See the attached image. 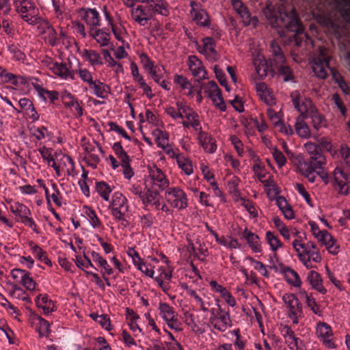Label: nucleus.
Listing matches in <instances>:
<instances>
[{
  "label": "nucleus",
  "instance_id": "obj_1",
  "mask_svg": "<svg viewBox=\"0 0 350 350\" xmlns=\"http://www.w3.org/2000/svg\"><path fill=\"white\" fill-rule=\"evenodd\" d=\"M263 14L273 28H284L293 32V42L297 46L311 42L310 38L304 32L298 14L295 8L286 5L285 0L268 1L262 10Z\"/></svg>",
  "mask_w": 350,
  "mask_h": 350
},
{
  "label": "nucleus",
  "instance_id": "obj_2",
  "mask_svg": "<svg viewBox=\"0 0 350 350\" xmlns=\"http://www.w3.org/2000/svg\"><path fill=\"white\" fill-rule=\"evenodd\" d=\"M269 51L271 54L270 59L271 66L278 71L284 81H291L294 78L292 69L286 64V57L280 46L274 40L270 44Z\"/></svg>",
  "mask_w": 350,
  "mask_h": 350
},
{
  "label": "nucleus",
  "instance_id": "obj_3",
  "mask_svg": "<svg viewBox=\"0 0 350 350\" xmlns=\"http://www.w3.org/2000/svg\"><path fill=\"white\" fill-rule=\"evenodd\" d=\"M330 56L323 49H319V54L314 57L312 62V70L315 75L325 79L328 76V71L332 75L333 79L336 83L343 79L342 75L334 68L329 66Z\"/></svg>",
  "mask_w": 350,
  "mask_h": 350
},
{
  "label": "nucleus",
  "instance_id": "obj_4",
  "mask_svg": "<svg viewBox=\"0 0 350 350\" xmlns=\"http://www.w3.org/2000/svg\"><path fill=\"white\" fill-rule=\"evenodd\" d=\"M14 6L23 20L29 25H35L41 21L39 9L31 0H14Z\"/></svg>",
  "mask_w": 350,
  "mask_h": 350
},
{
  "label": "nucleus",
  "instance_id": "obj_5",
  "mask_svg": "<svg viewBox=\"0 0 350 350\" xmlns=\"http://www.w3.org/2000/svg\"><path fill=\"white\" fill-rule=\"evenodd\" d=\"M158 14L161 15L159 8L149 5H139L131 10V18L141 26H145L148 22Z\"/></svg>",
  "mask_w": 350,
  "mask_h": 350
},
{
  "label": "nucleus",
  "instance_id": "obj_6",
  "mask_svg": "<svg viewBox=\"0 0 350 350\" xmlns=\"http://www.w3.org/2000/svg\"><path fill=\"white\" fill-rule=\"evenodd\" d=\"M312 16L319 22L327 21L332 27L335 24L332 21L329 14V2L328 0H306Z\"/></svg>",
  "mask_w": 350,
  "mask_h": 350
},
{
  "label": "nucleus",
  "instance_id": "obj_7",
  "mask_svg": "<svg viewBox=\"0 0 350 350\" xmlns=\"http://www.w3.org/2000/svg\"><path fill=\"white\" fill-rule=\"evenodd\" d=\"M165 199L174 208L185 209L188 205L185 192L179 187H170L165 191Z\"/></svg>",
  "mask_w": 350,
  "mask_h": 350
},
{
  "label": "nucleus",
  "instance_id": "obj_8",
  "mask_svg": "<svg viewBox=\"0 0 350 350\" xmlns=\"http://www.w3.org/2000/svg\"><path fill=\"white\" fill-rule=\"evenodd\" d=\"M113 217L126 215L129 210L128 200L120 192H115L112 196V200L109 204Z\"/></svg>",
  "mask_w": 350,
  "mask_h": 350
},
{
  "label": "nucleus",
  "instance_id": "obj_9",
  "mask_svg": "<svg viewBox=\"0 0 350 350\" xmlns=\"http://www.w3.org/2000/svg\"><path fill=\"white\" fill-rule=\"evenodd\" d=\"M306 150L308 152L309 156L308 157L298 155L297 157V163H299L300 159H302L304 161L310 163H317V165H325L326 159L325 156L319 151V147L314 143H306L305 144Z\"/></svg>",
  "mask_w": 350,
  "mask_h": 350
},
{
  "label": "nucleus",
  "instance_id": "obj_10",
  "mask_svg": "<svg viewBox=\"0 0 350 350\" xmlns=\"http://www.w3.org/2000/svg\"><path fill=\"white\" fill-rule=\"evenodd\" d=\"M232 5L235 12L241 18L245 26L252 25L256 27L258 20L256 16H252L247 7L241 0H232Z\"/></svg>",
  "mask_w": 350,
  "mask_h": 350
},
{
  "label": "nucleus",
  "instance_id": "obj_11",
  "mask_svg": "<svg viewBox=\"0 0 350 350\" xmlns=\"http://www.w3.org/2000/svg\"><path fill=\"white\" fill-rule=\"evenodd\" d=\"M60 98L66 108L70 109L77 118L81 117L83 114V109L81 103L77 100L75 96L67 90H64L60 94Z\"/></svg>",
  "mask_w": 350,
  "mask_h": 350
},
{
  "label": "nucleus",
  "instance_id": "obj_12",
  "mask_svg": "<svg viewBox=\"0 0 350 350\" xmlns=\"http://www.w3.org/2000/svg\"><path fill=\"white\" fill-rule=\"evenodd\" d=\"M150 176L152 180L153 189L159 191H166L170 187V180L164 172L156 165L149 170Z\"/></svg>",
  "mask_w": 350,
  "mask_h": 350
},
{
  "label": "nucleus",
  "instance_id": "obj_13",
  "mask_svg": "<svg viewBox=\"0 0 350 350\" xmlns=\"http://www.w3.org/2000/svg\"><path fill=\"white\" fill-rule=\"evenodd\" d=\"M204 92L208 94V96L211 98L216 107L221 111H225L226 106L222 98L221 91L217 84L213 81H209L204 84Z\"/></svg>",
  "mask_w": 350,
  "mask_h": 350
},
{
  "label": "nucleus",
  "instance_id": "obj_14",
  "mask_svg": "<svg viewBox=\"0 0 350 350\" xmlns=\"http://www.w3.org/2000/svg\"><path fill=\"white\" fill-rule=\"evenodd\" d=\"M299 163H297V168L300 174L306 178L311 183L316 181V175L317 174L318 170H321L324 165H317V163H310L304 161L300 159Z\"/></svg>",
  "mask_w": 350,
  "mask_h": 350
},
{
  "label": "nucleus",
  "instance_id": "obj_15",
  "mask_svg": "<svg viewBox=\"0 0 350 350\" xmlns=\"http://www.w3.org/2000/svg\"><path fill=\"white\" fill-rule=\"evenodd\" d=\"M198 139L200 144L207 152L212 154L216 151L217 148L216 141L211 134L200 131L198 134Z\"/></svg>",
  "mask_w": 350,
  "mask_h": 350
},
{
  "label": "nucleus",
  "instance_id": "obj_16",
  "mask_svg": "<svg viewBox=\"0 0 350 350\" xmlns=\"http://www.w3.org/2000/svg\"><path fill=\"white\" fill-rule=\"evenodd\" d=\"M280 273L284 275L286 282L295 287H300L301 280L299 274L289 267L285 266L283 263H279Z\"/></svg>",
  "mask_w": 350,
  "mask_h": 350
},
{
  "label": "nucleus",
  "instance_id": "obj_17",
  "mask_svg": "<svg viewBox=\"0 0 350 350\" xmlns=\"http://www.w3.org/2000/svg\"><path fill=\"white\" fill-rule=\"evenodd\" d=\"M189 67L193 75L200 80L206 78V70L202 65V62L196 56H190Z\"/></svg>",
  "mask_w": 350,
  "mask_h": 350
},
{
  "label": "nucleus",
  "instance_id": "obj_18",
  "mask_svg": "<svg viewBox=\"0 0 350 350\" xmlns=\"http://www.w3.org/2000/svg\"><path fill=\"white\" fill-rule=\"evenodd\" d=\"M292 101L295 108L301 113L303 118L308 117L312 108H316L310 100L305 99L301 101L299 94L293 97Z\"/></svg>",
  "mask_w": 350,
  "mask_h": 350
},
{
  "label": "nucleus",
  "instance_id": "obj_19",
  "mask_svg": "<svg viewBox=\"0 0 350 350\" xmlns=\"http://www.w3.org/2000/svg\"><path fill=\"white\" fill-rule=\"evenodd\" d=\"M90 35L96 40L100 46H110L111 49L113 48V46L110 42L111 36L107 29L103 28L96 30L92 29L90 31Z\"/></svg>",
  "mask_w": 350,
  "mask_h": 350
},
{
  "label": "nucleus",
  "instance_id": "obj_20",
  "mask_svg": "<svg viewBox=\"0 0 350 350\" xmlns=\"http://www.w3.org/2000/svg\"><path fill=\"white\" fill-rule=\"evenodd\" d=\"M49 69L62 79H67L71 73L67 64L64 62L51 61L48 65Z\"/></svg>",
  "mask_w": 350,
  "mask_h": 350
},
{
  "label": "nucleus",
  "instance_id": "obj_21",
  "mask_svg": "<svg viewBox=\"0 0 350 350\" xmlns=\"http://www.w3.org/2000/svg\"><path fill=\"white\" fill-rule=\"evenodd\" d=\"M131 74L134 79L138 82L140 87L143 89L144 94L148 98L153 97L151 88L146 84L142 76L139 75L138 67L135 62L131 64Z\"/></svg>",
  "mask_w": 350,
  "mask_h": 350
},
{
  "label": "nucleus",
  "instance_id": "obj_22",
  "mask_svg": "<svg viewBox=\"0 0 350 350\" xmlns=\"http://www.w3.org/2000/svg\"><path fill=\"white\" fill-rule=\"evenodd\" d=\"M242 237L246 239L249 246L254 252H260V244L259 237L245 228L242 232Z\"/></svg>",
  "mask_w": 350,
  "mask_h": 350
},
{
  "label": "nucleus",
  "instance_id": "obj_23",
  "mask_svg": "<svg viewBox=\"0 0 350 350\" xmlns=\"http://www.w3.org/2000/svg\"><path fill=\"white\" fill-rule=\"evenodd\" d=\"M94 90V94L99 98H106L110 93V87L99 80L94 81L90 86Z\"/></svg>",
  "mask_w": 350,
  "mask_h": 350
},
{
  "label": "nucleus",
  "instance_id": "obj_24",
  "mask_svg": "<svg viewBox=\"0 0 350 350\" xmlns=\"http://www.w3.org/2000/svg\"><path fill=\"white\" fill-rule=\"evenodd\" d=\"M282 300L286 304H287L288 308H289L291 317L292 314L293 316H295L296 312L301 310V306H300V303L294 294L284 295Z\"/></svg>",
  "mask_w": 350,
  "mask_h": 350
},
{
  "label": "nucleus",
  "instance_id": "obj_25",
  "mask_svg": "<svg viewBox=\"0 0 350 350\" xmlns=\"http://www.w3.org/2000/svg\"><path fill=\"white\" fill-rule=\"evenodd\" d=\"M340 175L344 179L347 180V174L340 168L336 167L333 173L332 185L336 188L338 189V193L340 194L347 195V191H344L343 189L346 186V183L342 180H340L338 175Z\"/></svg>",
  "mask_w": 350,
  "mask_h": 350
},
{
  "label": "nucleus",
  "instance_id": "obj_26",
  "mask_svg": "<svg viewBox=\"0 0 350 350\" xmlns=\"http://www.w3.org/2000/svg\"><path fill=\"white\" fill-rule=\"evenodd\" d=\"M192 20L198 25L203 27H211V19L205 10L202 9L191 15Z\"/></svg>",
  "mask_w": 350,
  "mask_h": 350
},
{
  "label": "nucleus",
  "instance_id": "obj_27",
  "mask_svg": "<svg viewBox=\"0 0 350 350\" xmlns=\"http://www.w3.org/2000/svg\"><path fill=\"white\" fill-rule=\"evenodd\" d=\"M83 19L85 23L92 27L100 25V17L98 12L96 9L88 8L85 10Z\"/></svg>",
  "mask_w": 350,
  "mask_h": 350
},
{
  "label": "nucleus",
  "instance_id": "obj_28",
  "mask_svg": "<svg viewBox=\"0 0 350 350\" xmlns=\"http://www.w3.org/2000/svg\"><path fill=\"white\" fill-rule=\"evenodd\" d=\"M138 2L146 3L154 8H159L162 16H167L170 14L169 5L165 0H136Z\"/></svg>",
  "mask_w": 350,
  "mask_h": 350
},
{
  "label": "nucleus",
  "instance_id": "obj_29",
  "mask_svg": "<svg viewBox=\"0 0 350 350\" xmlns=\"http://www.w3.org/2000/svg\"><path fill=\"white\" fill-rule=\"evenodd\" d=\"M336 9L342 18L350 23V1L349 0H334Z\"/></svg>",
  "mask_w": 350,
  "mask_h": 350
},
{
  "label": "nucleus",
  "instance_id": "obj_30",
  "mask_svg": "<svg viewBox=\"0 0 350 350\" xmlns=\"http://www.w3.org/2000/svg\"><path fill=\"white\" fill-rule=\"evenodd\" d=\"M174 81L180 87L182 91L188 90L187 92H185L187 96L190 97L193 96V87L185 77L183 75H176L174 76Z\"/></svg>",
  "mask_w": 350,
  "mask_h": 350
},
{
  "label": "nucleus",
  "instance_id": "obj_31",
  "mask_svg": "<svg viewBox=\"0 0 350 350\" xmlns=\"http://www.w3.org/2000/svg\"><path fill=\"white\" fill-rule=\"evenodd\" d=\"M82 57L88 60L92 66H100L103 64L100 55L94 50L84 49Z\"/></svg>",
  "mask_w": 350,
  "mask_h": 350
},
{
  "label": "nucleus",
  "instance_id": "obj_32",
  "mask_svg": "<svg viewBox=\"0 0 350 350\" xmlns=\"http://www.w3.org/2000/svg\"><path fill=\"white\" fill-rule=\"evenodd\" d=\"M29 245L30 247L31 250L32 251V253L36 256L38 260L43 262L47 265H52V262L51 260L48 258V256L45 251H44L38 245L35 244L33 241L29 242Z\"/></svg>",
  "mask_w": 350,
  "mask_h": 350
},
{
  "label": "nucleus",
  "instance_id": "obj_33",
  "mask_svg": "<svg viewBox=\"0 0 350 350\" xmlns=\"http://www.w3.org/2000/svg\"><path fill=\"white\" fill-rule=\"evenodd\" d=\"M309 225L311 228L312 234L321 243L322 241H325L326 239H332V234L328 231L324 230H321L319 226L314 221H310Z\"/></svg>",
  "mask_w": 350,
  "mask_h": 350
},
{
  "label": "nucleus",
  "instance_id": "obj_34",
  "mask_svg": "<svg viewBox=\"0 0 350 350\" xmlns=\"http://www.w3.org/2000/svg\"><path fill=\"white\" fill-rule=\"evenodd\" d=\"M92 260L97 262L102 267L107 275H111L113 273V269L108 264L107 261L104 259L98 253L92 251L90 252Z\"/></svg>",
  "mask_w": 350,
  "mask_h": 350
},
{
  "label": "nucleus",
  "instance_id": "obj_35",
  "mask_svg": "<svg viewBox=\"0 0 350 350\" xmlns=\"http://www.w3.org/2000/svg\"><path fill=\"white\" fill-rule=\"evenodd\" d=\"M159 309L161 317L165 321L172 320V318L177 316L174 308L167 303H160Z\"/></svg>",
  "mask_w": 350,
  "mask_h": 350
},
{
  "label": "nucleus",
  "instance_id": "obj_36",
  "mask_svg": "<svg viewBox=\"0 0 350 350\" xmlns=\"http://www.w3.org/2000/svg\"><path fill=\"white\" fill-rule=\"evenodd\" d=\"M317 333L320 340L329 338L333 335L331 326L324 322H319L317 324Z\"/></svg>",
  "mask_w": 350,
  "mask_h": 350
},
{
  "label": "nucleus",
  "instance_id": "obj_37",
  "mask_svg": "<svg viewBox=\"0 0 350 350\" xmlns=\"http://www.w3.org/2000/svg\"><path fill=\"white\" fill-rule=\"evenodd\" d=\"M176 162L178 167L185 172V174L189 176L193 173V165L189 159L185 156L178 157V161Z\"/></svg>",
  "mask_w": 350,
  "mask_h": 350
},
{
  "label": "nucleus",
  "instance_id": "obj_38",
  "mask_svg": "<svg viewBox=\"0 0 350 350\" xmlns=\"http://www.w3.org/2000/svg\"><path fill=\"white\" fill-rule=\"evenodd\" d=\"M96 188L97 192L105 201H109V194L111 189L108 184L104 181L97 182Z\"/></svg>",
  "mask_w": 350,
  "mask_h": 350
},
{
  "label": "nucleus",
  "instance_id": "obj_39",
  "mask_svg": "<svg viewBox=\"0 0 350 350\" xmlns=\"http://www.w3.org/2000/svg\"><path fill=\"white\" fill-rule=\"evenodd\" d=\"M266 239L273 252H276L282 246V243L279 238L271 231L266 232Z\"/></svg>",
  "mask_w": 350,
  "mask_h": 350
},
{
  "label": "nucleus",
  "instance_id": "obj_40",
  "mask_svg": "<svg viewBox=\"0 0 350 350\" xmlns=\"http://www.w3.org/2000/svg\"><path fill=\"white\" fill-rule=\"evenodd\" d=\"M30 131L31 135L38 140L43 139L45 137H49L51 135V132H49L47 128L44 126H32L30 129Z\"/></svg>",
  "mask_w": 350,
  "mask_h": 350
},
{
  "label": "nucleus",
  "instance_id": "obj_41",
  "mask_svg": "<svg viewBox=\"0 0 350 350\" xmlns=\"http://www.w3.org/2000/svg\"><path fill=\"white\" fill-rule=\"evenodd\" d=\"M112 148L116 156L120 159L121 163H123L124 161H131L129 156L123 149L120 142H118L114 143Z\"/></svg>",
  "mask_w": 350,
  "mask_h": 350
},
{
  "label": "nucleus",
  "instance_id": "obj_42",
  "mask_svg": "<svg viewBox=\"0 0 350 350\" xmlns=\"http://www.w3.org/2000/svg\"><path fill=\"white\" fill-rule=\"evenodd\" d=\"M159 196V190L156 189L148 188L145 195H142L141 199L143 201V204L148 205L154 201Z\"/></svg>",
  "mask_w": 350,
  "mask_h": 350
},
{
  "label": "nucleus",
  "instance_id": "obj_43",
  "mask_svg": "<svg viewBox=\"0 0 350 350\" xmlns=\"http://www.w3.org/2000/svg\"><path fill=\"white\" fill-rule=\"evenodd\" d=\"M10 295L16 299L31 303V299L29 297L26 292L16 284L13 286V290L11 291Z\"/></svg>",
  "mask_w": 350,
  "mask_h": 350
},
{
  "label": "nucleus",
  "instance_id": "obj_44",
  "mask_svg": "<svg viewBox=\"0 0 350 350\" xmlns=\"http://www.w3.org/2000/svg\"><path fill=\"white\" fill-rule=\"evenodd\" d=\"M203 49L199 51L201 53L205 54L207 51H209L212 54H216V50L215 49V42L213 38L205 37L202 39Z\"/></svg>",
  "mask_w": 350,
  "mask_h": 350
},
{
  "label": "nucleus",
  "instance_id": "obj_45",
  "mask_svg": "<svg viewBox=\"0 0 350 350\" xmlns=\"http://www.w3.org/2000/svg\"><path fill=\"white\" fill-rule=\"evenodd\" d=\"M0 80L2 83H11L15 85L18 84L16 76L1 67H0Z\"/></svg>",
  "mask_w": 350,
  "mask_h": 350
},
{
  "label": "nucleus",
  "instance_id": "obj_46",
  "mask_svg": "<svg viewBox=\"0 0 350 350\" xmlns=\"http://www.w3.org/2000/svg\"><path fill=\"white\" fill-rule=\"evenodd\" d=\"M321 243L325 245L328 252L333 255L337 254L339 252V245L332 236L331 239H326L325 241H322Z\"/></svg>",
  "mask_w": 350,
  "mask_h": 350
},
{
  "label": "nucleus",
  "instance_id": "obj_47",
  "mask_svg": "<svg viewBox=\"0 0 350 350\" xmlns=\"http://www.w3.org/2000/svg\"><path fill=\"white\" fill-rule=\"evenodd\" d=\"M308 117L312 119L313 126L316 129H319L321 127L324 120L323 116L317 111L316 108H312Z\"/></svg>",
  "mask_w": 350,
  "mask_h": 350
},
{
  "label": "nucleus",
  "instance_id": "obj_48",
  "mask_svg": "<svg viewBox=\"0 0 350 350\" xmlns=\"http://www.w3.org/2000/svg\"><path fill=\"white\" fill-rule=\"evenodd\" d=\"M332 100L335 106L340 111L342 116L346 118L347 116V109L340 96L338 94H334L332 95Z\"/></svg>",
  "mask_w": 350,
  "mask_h": 350
},
{
  "label": "nucleus",
  "instance_id": "obj_49",
  "mask_svg": "<svg viewBox=\"0 0 350 350\" xmlns=\"http://www.w3.org/2000/svg\"><path fill=\"white\" fill-rule=\"evenodd\" d=\"M75 263L76 265L81 269H83V268H88L89 267L96 269V268L93 265L90 258L86 256L85 253L83 254V258L76 256Z\"/></svg>",
  "mask_w": 350,
  "mask_h": 350
},
{
  "label": "nucleus",
  "instance_id": "obj_50",
  "mask_svg": "<svg viewBox=\"0 0 350 350\" xmlns=\"http://www.w3.org/2000/svg\"><path fill=\"white\" fill-rule=\"evenodd\" d=\"M90 317L95 321L100 323L103 327L108 329V327L110 325L109 318L107 314L99 315L97 313H92Z\"/></svg>",
  "mask_w": 350,
  "mask_h": 350
},
{
  "label": "nucleus",
  "instance_id": "obj_51",
  "mask_svg": "<svg viewBox=\"0 0 350 350\" xmlns=\"http://www.w3.org/2000/svg\"><path fill=\"white\" fill-rule=\"evenodd\" d=\"M111 28V31L115 36V38L120 42H124L122 36L125 32V29L121 24L113 23L110 25Z\"/></svg>",
  "mask_w": 350,
  "mask_h": 350
},
{
  "label": "nucleus",
  "instance_id": "obj_52",
  "mask_svg": "<svg viewBox=\"0 0 350 350\" xmlns=\"http://www.w3.org/2000/svg\"><path fill=\"white\" fill-rule=\"evenodd\" d=\"M127 254L132 258L133 263L137 269L144 262L139 253L133 247H129Z\"/></svg>",
  "mask_w": 350,
  "mask_h": 350
},
{
  "label": "nucleus",
  "instance_id": "obj_53",
  "mask_svg": "<svg viewBox=\"0 0 350 350\" xmlns=\"http://www.w3.org/2000/svg\"><path fill=\"white\" fill-rule=\"evenodd\" d=\"M340 154L347 166L350 168V148L345 144H341Z\"/></svg>",
  "mask_w": 350,
  "mask_h": 350
},
{
  "label": "nucleus",
  "instance_id": "obj_54",
  "mask_svg": "<svg viewBox=\"0 0 350 350\" xmlns=\"http://www.w3.org/2000/svg\"><path fill=\"white\" fill-rule=\"evenodd\" d=\"M36 304L38 307H41L42 306H54L53 301L49 298V296L47 294H40L38 295L36 299Z\"/></svg>",
  "mask_w": 350,
  "mask_h": 350
},
{
  "label": "nucleus",
  "instance_id": "obj_55",
  "mask_svg": "<svg viewBox=\"0 0 350 350\" xmlns=\"http://www.w3.org/2000/svg\"><path fill=\"white\" fill-rule=\"evenodd\" d=\"M295 128L299 136L303 137H307L309 136V128L304 121H297L295 124Z\"/></svg>",
  "mask_w": 350,
  "mask_h": 350
},
{
  "label": "nucleus",
  "instance_id": "obj_56",
  "mask_svg": "<svg viewBox=\"0 0 350 350\" xmlns=\"http://www.w3.org/2000/svg\"><path fill=\"white\" fill-rule=\"evenodd\" d=\"M252 263H254V267L256 270H257L262 275L266 278L269 277V274L266 269L265 265L256 260H254L252 257L247 258Z\"/></svg>",
  "mask_w": 350,
  "mask_h": 350
},
{
  "label": "nucleus",
  "instance_id": "obj_57",
  "mask_svg": "<svg viewBox=\"0 0 350 350\" xmlns=\"http://www.w3.org/2000/svg\"><path fill=\"white\" fill-rule=\"evenodd\" d=\"M272 155L279 167H283L286 163V159L284 154L278 148H274L272 151Z\"/></svg>",
  "mask_w": 350,
  "mask_h": 350
},
{
  "label": "nucleus",
  "instance_id": "obj_58",
  "mask_svg": "<svg viewBox=\"0 0 350 350\" xmlns=\"http://www.w3.org/2000/svg\"><path fill=\"white\" fill-rule=\"evenodd\" d=\"M21 284H22L28 291H33L36 286V283L32 277H31V273L29 272H28L23 280H22Z\"/></svg>",
  "mask_w": 350,
  "mask_h": 350
},
{
  "label": "nucleus",
  "instance_id": "obj_59",
  "mask_svg": "<svg viewBox=\"0 0 350 350\" xmlns=\"http://www.w3.org/2000/svg\"><path fill=\"white\" fill-rule=\"evenodd\" d=\"M214 71L215 76L218 79L219 82L220 83V84L222 86L225 87L227 91H230V89L227 85V81L226 80L225 73L224 72V71L217 65L215 66L214 67Z\"/></svg>",
  "mask_w": 350,
  "mask_h": 350
},
{
  "label": "nucleus",
  "instance_id": "obj_60",
  "mask_svg": "<svg viewBox=\"0 0 350 350\" xmlns=\"http://www.w3.org/2000/svg\"><path fill=\"white\" fill-rule=\"evenodd\" d=\"M16 211L17 213L16 216L20 217L21 221L25 218V217H27L31 215L29 208L22 203L16 204Z\"/></svg>",
  "mask_w": 350,
  "mask_h": 350
},
{
  "label": "nucleus",
  "instance_id": "obj_61",
  "mask_svg": "<svg viewBox=\"0 0 350 350\" xmlns=\"http://www.w3.org/2000/svg\"><path fill=\"white\" fill-rule=\"evenodd\" d=\"M295 189L297 191V192L304 198L307 204L312 206V205L310 196L309 193L306 190L304 185L301 183H297Z\"/></svg>",
  "mask_w": 350,
  "mask_h": 350
},
{
  "label": "nucleus",
  "instance_id": "obj_62",
  "mask_svg": "<svg viewBox=\"0 0 350 350\" xmlns=\"http://www.w3.org/2000/svg\"><path fill=\"white\" fill-rule=\"evenodd\" d=\"M85 213L89 218L91 225L94 228H98L100 226V221L98 217H97L96 212L94 210L88 208V210H86Z\"/></svg>",
  "mask_w": 350,
  "mask_h": 350
},
{
  "label": "nucleus",
  "instance_id": "obj_63",
  "mask_svg": "<svg viewBox=\"0 0 350 350\" xmlns=\"http://www.w3.org/2000/svg\"><path fill=\"white\" fill-rule=\"evenodd\" d=\"M308 280L314 288L322 282L320 274L314 271H310L308 275Z\"/></svg>",
  "mask_w": 350,
  "mask_h": 350
},
{
  "label": "nucleus",
  "instance_id": "obj_64",
  "mask_svg": "<svg viewBox=\"0 0 350 350\" xmlns=\"http://www.w3.org/2000/svg\"><path fill=\"white\" fill-rule=\"evenodd\" d=\"M340 48L346 62L350 67V42H347L346 43L340 42Z\"/></svg>",
  "mask_w": 350,
  "mask_h": 350
}]
</instances>
